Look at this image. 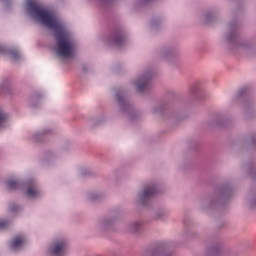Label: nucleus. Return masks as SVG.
<instances>
[{"mask_svg":"<svg viewBox=\"0 0 256 256\" xmlns=\"http://www.w3.org/2000/svg\"><path fill=\"white\" fill-rule=\"evenodd\" d=\"M28 12L36 21L42 23L44 27L55 31L56 54L60 59H71L75 55V42L63 22L57 18L55 13L45 10L43 6L33 0L27 3Z\"/></svg>","mask_w":256,"mask_h":256,"instance_id":"1","label":"nucleus"},{"mask_svg":"<svg viewBox=\"0 0 256 256\" xmlns=\"http://www.w3.org/2000/svg\"><path fill=\"white\" fill-rule=\"evenodd\" d=\"M65 251H67V242L58 241L55 242L54 246L51 249V254L55 256L65 255Z\"/></svg>","mask_w":256,"mask_h":256,"instance_id":"2","label":"nucleus"},{"mask_svg":"<svg viewBox=\"0 0 256 256\" xmlns=\"http://www.w3.org/2000/svg\"><path fill=\"white\" fill-rule=\"evenodd\" d=\"M24 243H25V237L17 236L11 241V249L13 251H17V249H21Z\"/></svg>","mask_w":256,"mask_h":256,"instance_id":"3","label":"nucleus"},{"mask_svg":"<svg viewBox=\"0 0 256 256\" xmlns=\"http://www.w3.org/2000/svg\"><path fill=\"white\" fill-rule=\"evenodd\" d=\"M136 87L140 92L145 91V89L149 87V78L148 77L140 78L139 81L136 83Z\"/></svg>","mask_w":256,"mask_h":256,"instance_id":"4","label":"nucleus"},{"mask_svg":"<svg viewBox=\"0 0 256 256\" xmlns=\"http://www.w3.org/2000/svg\"><path fill=\"white\" fill-rule=\"evenodd\" d=\"M26 194L28 197H32V198L39 197L40 192H39V189H37V185H35L34 183L30 184L28 186Z\"/></svg>","mask_w":256,"mask_h":256,"instance_id":"5","label":"nucleus"},{"mask_svg":"<svg viewBox=\"0 0 256 256\" xmlns=\"http://www.w3.org/2000/svg\"><path fill=\"white\" fill-rule=\"evenodd\" d=\"M156 193H157V190L155 189V187H147L140 194V197L142 199H149V197H152V195H155Z\"/></svg>","mask_w":256,"mask_h":256,"instance_id":"6","label":"nucleus"},{"mask_svg":"<svg viewBox=\"0 0 256 256\" xmlns=\"http://www.w3.org/2000/svg\"><path fill=\"white\" fill-rule=\"evenodd\" d=\"M6 54L11 61H19V59H21V53H19L18 50H8Z\"/></svg>","mask_w":256,"mask_h":256,"instance_id":"7","label":"nucleus"},{"mask_svg":"<svg viewBox=\"0 0 256 256\" xmlns=\"http://www.w3.org/2000/svg\"><path fill=\"white\" fill-rule=\"evenodd\" d=\"M7 126V116L0 109V129H4Z\"/></svg>","mask_w":256,"mask_h":256,"instance_id":"8","label":"nucleus"},{"mask_svg":"<svg viewBox=\"0 0 256 256\" xmlns=\"http://www.w3.org/2000/svg\"><path fill=\"white\" fill-rule=\"evenodd\" d=\"M7 187L10 191H13L14 189H17V187H19V182L10 180L7 182Z\"/></svg>","mask_w":256,"mask_h":256,"instance_id":"9","label":"nucleus"},{"mask_svg":"<svg viewBox=\"0 0 256 256\" xmlns=\"http://www.w3.org/2000/svg\"><path fill=\"white\" fill-rule=\"evenodd\" d=\"M9 225L7 221H0V229H6V227Z\"/></svg>","mask_w":256,"mask_h":256,"instance_id":"10","label":"nucleus"},{"mask_svg":"<svg viewBox=\"0 0 256 256\" xmlns=\"http://www.w3.org/2000/svg\"><path fill=\"white\" fill-rule=\"evenodd\" d=\"M121 41H123V38H119V39L116 41L117 45H121Z\"/></svg>","mask_w":256,"mask_h":256,"instance_id":"11","label":"nucleus"},{"mask_svg":"<svg viewBox=\"0 0 256 256\" xmlns=\"http://www.w3.org/2000/svg\"><path fill=\"white\" fill-rule=\"evenodd\" d=\"M10 211L13 213V212L17 211V208L16 207H11Z\"/></svg>","mask_w":256,"mask_h":256,"instance_id":"12","label":"nucleus"},{"mask_svg":"<svg viewBox=\"0 0 256 256\" xmlns=\"http://www.w3.org/2000/svg\"><path fill=\"white\" fill-rule=\"evenodd\" d=\"M0 53H3V48L0 47Z\"/></svg>","mask_w":256,"mask_h":256,"instance_id":"13","label":"nucleus"}]
</instances>
